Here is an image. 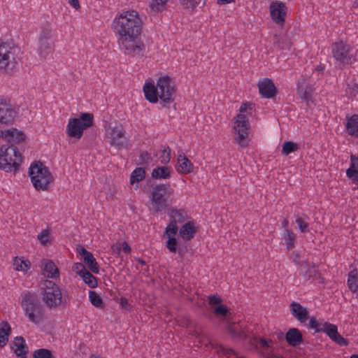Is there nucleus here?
Returning a JSON list of instances; mask_svg holds the SVG:
<instances>
[{
	"label": "nucleus",
	"mask_w": 358,
	"mask_h": 358,
	"mask_svg": "<svg viewBox=\"0 0 358 358\" xmlns=\"http://www.w3.org/2000/svg\"><path fill=\"white\" fill-rule=\"evenodd\" d=\"M112 25L124 55L140 58L144 56L146 48L141 38V20L135 11L121 13L113 20Z\"/></svg>",
	"instance_id": "obj_1"
},
{
	"label": "nucleus",
	"mask_w": 358,
	"mask_h": 358,
	"mask_svg": "<svg viewBox=\"0 0 358 358\" xmlns=\"http://www.w3.org/2000/svg\"><path fill=\"white\" fill-rule=\"evenodd\" d=\"M143 92L145 99L150 103H155L159 99L165 105L174 101L176 86L172 78L164 76L158 78L156 85L151 83H145Z\"/></svg>",
	"instance_id": "obj_2"
},
{
	"label": "nucleus",
	"mask_w": 358,
	"mask_h": 358,
	"mask_svg": "<svg viewBox=\"0 0 358 358\" xmlns=\"http://www.w3.org/2000/svg\"><path fill=\"white\" fill-rule=\"evenodd\" d=\"M21 306L28 321L36 325L45 320V311L34 293L27 292L22 296Z\"/></svg>",
	"instance_id": "obj_3"
},
{
	"label": "nucleus",
	"mask_w": 358,
	"mask_h": 358,
	"mask_svg": "<svg viewBox=\"0 0 358 358\" xmlns=\"http://www.w3.org/2000/svg\"><path fill=\"white\" fill-rule=\"evenodd\" d=\"M29 176L33 186L37 191L48 190L49 185L54 180L48 168L41 162H36L31 164Z\"/></svg>",
	"instance_id": "obj_4"
},
{
	"label": "nucleus",
	"mask_w": 358,
	"mask_h": 358,
	"mask_svg": "<svg viewBox=\"0 0 358 358\" xmlns=\"http://www.w3.org/2000/svg\"><path fill=\"white\" fill-rule=\"evenodd\" d=\"M22 157L18 148L14 145H3L0 148V169L6 172L18 170Z\"/></svg>",
	"instance_id": "obj_5"
},
{
	"label": "nucleus",
	"mask_w": 358,
	"mask_h": 358,
	"mask_svg": "<svg viewBox=\"0 0 358 358\" xmlns=\"http://www.w3.org/2000/svg\"><path fill=\"white\" fill-rule=\"evenodd\" d=\"M248 107V104L243 103L239 109L240 114H238L234 117L235 122L233 129L235 136L234 138L235 142L238 143L241 148H245L248 145V130L249 128V121L246 116L243 114V113L247 110Z\"/></svg>",
	"instance_id": "obj_6"
},
{
	"label": "nucleus",
	"mask_w": 358,
	"mask_h": 358,
	"mask_svg": "<svg viewBox=\"0 0 358 358\" xmlns=\"http://www.w3.org/2000/svg\"><path fill=\"white\" fill-rule=\"evenodd\" d=\"M41 289L42 300L48 308H56L64 302L61 289L53 281L41 282Z\"/></svg>",
	"instance_id": "obj_7"
},
{
	"label": "nucleus",
	"mask_w": 358,
	"mask_h": 358,
	"mask_svg": "<svg viewBox=\"0 0 358 358\" xmlns=\"http://www.w3.org/2000/svg\"><path fill=\"white\" fill-rule=\"evenodd\" d=\"M93 115L90 113H80L79 117L69 119L66 130L67 135L80 139L84 130L93 124Z\"/></svg>",
	"instance_id": "obj_8"
},
{
	"label": "nucleus",
	"mask_w": 358,
	"mask_h": 358,
	"mask_svg": "<svg viewBox=\"0 0 358 358\" xmlns=\"http://www.w3.org/2000/svg\"><path fill=\"white\" fill-rule=\"evenodd\" d=\"M308 326V328L314 329L316 333H325L331 341L341 346H345L348 344V340L338 332V327L334 324L327 322H320L315 317H311Z\"/></svg>",
	"instance_id": "obj_9"
},
{
	"label": "nucleus",
	"mask_w": 358,
	"mask_h": 358,
	"mask_svg": "<svg viewBox=\"0 0 358 358\" xmlns=\"http://www.w3.org/2000/svg\"><path fill=\"white\" fill-rule=\"evenodd\" d=\"M19 52V48L12 42H1L0 43V69L6 72L12 70L17 64L16 55Z\"/></svg>",
	"instance_id": "obj_10"
},
{
	"label": "nucleus",
	"mask_w": 358,
	"mask_h": 358,
	"mask_svg": "<svg viewBox=\"0 0 358 358\" xmlns=\"http://www.w3.org/2000/svg\"><path fill=\"white\" fill-rule=\"evenodd\" d=\"M170 186L167 184L158 185L153 188L151 204L154 213H158L166 208L168 204L166 194Z\"/></svg>",
	"instance_id": "obj_11"
},
{
	"label": "nucleus",
	"mask_w": 358,
	"mask_h": 358,
	"mask_svg": "<svg viewBox=\"0 0 358 358\" xmlns=\"http://www.w3.org/2000/svg\"><path fill=\"white\" fill-rule=\"evenodd\" d=\"M352 47L341 41L332 44L333 57L342 64L351 63L352 55L351 54Z\"/></svg>",
	"instance_id": "obj_12"
},
{
	"label": "nucleus",
	"mask_w": 358,
	"mask_h": 358,
	"mask_svg": "<svg viewBox=\"0 0 358 358\" xmlns=\"http://www.w3.org/2000/svg\"><path fill=\"white\" fill-rule=\"evenodd\" d=\"M269 10L272 20L278 24L282 25L287 14L285 3L280 1H273L270 4Z\"/></svg>",
	"instance_id": "obj_13"
},
{
	"label": "nucleus",
	"mask_w": 358,
	"mask_h": 358,
	"mask_svg": "<svg viewBox=\"0 0 358 358\" xmlns=\"http://www.w3.org/2000/svg\"><path fill=\"white\" fill-rule=\"evenodd\" d=\"M16 111L6 100L0 99V123L4 125H10L13 123Z\"/></svg>",
	"instance_id": "obj_14"
},
{
	"label": "nucleus",
	"mask_w": 358,
	"mask_h": 358,
	"mask_svg": "<svg viewBox=\"0 0 358 358\" xmlns=\"http://www.w3.org/2000/svg\"><path fill=\"white\" fill-rule=\"evenodd\" d=\"M227 331L236 341L245 340L252 335V330L249 327L236 323L229 324Z\"/></svg>",
	"instance_id": "obj_15"
},
{
	"label": "nucleus",
	"mask_w": 358,
	"mask_h": 358,
	"mask_svg": "<svg viewBox=\"0 0 358 358\" xmlns=\"http://www.w3.org/2000/svg\"><path fill=\"white\" fill-rule=\"evenodd\" d=\"M259 94L263 98L270 99L275 96L277 89L273 81L269 78H264L259 81Z\"/></svg>",
	"instance_id": "obj_16"
},
{
	"label": "nucleus",
	"mask_w": 358,
	"mask_h": 358,
	"mask_svg": "<svg viewBox=\"0 0 358 358\" xmlns=\"http://www.w3.org/2000/svg\"><path fill=\"white\" fill-rule=\"evenodd\" d=\"M299 275L305 280H315L320 277L318 267L314 264H310L308 262H304L300 266Z\"/></svg>",
	"instance_id": "obj_17"
},
{
	"label": "nucleus",
	"mask_w": 358,
	"mask_h": 358,
	"mask_svg": "<svg viewBox=\"0 0 358 358\" xmlns=\"http://www.w3.org/2000/svg\"><path fill=\"white\" fill-rule=\"evenodd\" d=\"M77 250L78 254L82 257L85 264L87 266L89 269L96 274L99 273V267L92 253L87 250L84 247H80Z\"/></svg>",
	"instance_id": "obj_18"
},
{
	"label": "nucleus",
	"mask_w": 358,
	"mask_h": 358,
	"mask_svg": "<svg viewBox=\"0 0 358 358\" xmlns=\"http://www.w3.org/2000/svg\"><path fill=\"white\" fill-rule=\"evenodd\" d=\"M176 169L177 171L181 174H187L193 171V164L182 150L178 152V163Z\"/></svg>",
	"instance_id": "obj_19"
},
{
	"label": "nucleus",
	"mask_w": 358,
	"mask_h": 358,
	"mask_svg": "<svg viewBox=\"0 0 358 358\" xmlns=\"http://www.w3.org/2000/svg\"><path fill=\"white\" fill-rule=\"evenodd\" d=\"M10 348L18 358H27L28 347L22 336H17L10 343Z\"/></svg>",
	"instance_id": "obj_20"
},
{
	"label": "nucleus",
	"mask_w": 358,
	"mask_h": 358,
	"mask_svg": "<svg viewBox=\"0 0 358 358\" xmlns=\"http://www.w3.org/2000/svg\"><path fill=\"white\" fill-rule=\"evenodd\" d=\"M1 137L6 138L8 143L12 145L15 143H20L25 140V135L23 132L17 131V129H7L6 131H1Z\"/></svg>",
	"instance_id": "obj_21"
},
{
	"label": "nucleus",
	"mask_w": 358,
	"mask_h": 358,
	"mask_svg": "<svg viewBox=\"0 0 358 358\" xmlns=\"http://www.w3.org/2000/svg\"><path fill=\"white\" fill-rule=\"evenodd\" d=\"M291 314L301 323L305 322L308 318V311L300 303L293 301L289 306Z\"/></svg>",
	"instance_id": "obj_22"
},
{
	"label": "nucleus",
	"mask_w": 358,
	"mask_h": 358,
	"mask_svg": "<svg viewBox=\"0 0 358 358\" xmlns=\"http://www.w3.org/2000/svg\"><path fill=\"white\" fill-rule=\"evenodd\" d=\"M43 274L50 278H57L59 276V269L55 264L50 259H43L41 262Z\"/></svg>",
	"instance_id": "obj_23"
},
{
	"label": "nucleus",
	"mask_w": 358,
	"mask_h": 358,
	"mask_svg": "<svg viewBox=\"0 0 358 358\" xmlns=\"http://www.w3.org/2000/svg\"><path fill=\"white\" fill-rule=\"evenodd\" d=\"M125 143L124 130L119 127L113 128L110 133V145L120 149L124 145Z\"/></svg>",
	"instance_id": "obj_24"
},
{
	"label": "nucleus",
	"mask_w": 358,
	"mask_h": 358,
	"mask_svg": "<svg viewBox=\"0 0 358 358\" xmlns=\"http://www.w3.org/2000/svg\"><path fill=\"white\" fill-rule=\"evenodd\" d=\"M292 43L287 36L274 34L273 46L278 50H290Z\"/></svg>",
	"instance_id": "obj_25"
},
{
	"label": "nucleus",
	"mask_w": 358,
	"mask_h": 358,
	"mask_svg": "<svg viewBox=\"0 0 358 358\" xmlns=\"http://www.w3.org/2000/svg\"><path fill=\"white\" fill-rule=\"evenodd\" d=\"M285 339L288 344L295 347L303 342V336L300 331L296 328H291L285 334Z\"/></svg>",
	"instance_id": "obj_26"
},
{
	"label": "nucleus",
	"mask_w": 358,
	"mask_h": 358,
	"mask_svg": "<svg viewBox=\"0 0 358 358\" xmlns=\"http://www.w3.org/2000/svg\"><path fill=\"white\" fill-rule=\"evenodd\" d=\"M345 131L348 134L358 138V115L354 114L351 117L347 116Z\"/></svg>",
	"instance_id": "obj_27"
},
{
	"label": "nucleus",
	"mask_w": 358,
	"mask_h": 358,
	"mask_svg": "<svg viewBox=\"0 0 358 358\" xmlns=\"http://www.w3.org/2000/svg\"><path fill=\"white\" fill-rule=\"evenodd\" d=\"M196 229L193 222H187L180 229V235L185 241H189L196 234Z\"/></svg>",
	"instance_id": "obj_28"
},
{
	"label": "nucleus",
	"mask_w": 358,
	"mask_h": 358,
	"mask_svg": "<svg viewBox=\"0 0 358 358\" xmlns=\"http://www.w3.org/2000/svg\"><path fill=\"white\" fill-rule=\"evenodd\" d=\"M171 167L157 166L155 168L151 176L155 179H169L171 178Z\"/></svg>",
	"instance_id": "obj_29"
},
{
	"label": "nucleus",
	"mask_w": 358,
	"mask_h": 358,
	"mask_svg": "<svg viewBox=\"0 0 358 358\" xmlns=\"http://www.w3.org/2000/svg\"><path fill=\"white\" fill-rule=\"evenodd\" d=\"M348 286L349 289L353 293L358 291V270L353 269L349 272Z\"/></svg>",
	"instance_id": "obj_30"
},
{
	"label": "nucleus",
	"mask_w": 358,
	"mask_h": 358,
	"mask_svg": "<svg viewBox=\"0 0 358 358\" xmlns=\"http://www.w3.org/2000/svg\"><path fill=\"white\" fill-rule=\"evenodd\" d=\"M53 49V41L39 38L38 51L41 57H45Z\"/></svg>",
	"instance_id": "obj_31"
},
{
	"label": "nucleus",
	"mask_w": 358,
	"mask_h": 358,
	"mask_svg": "<svg viewBox=\"0 0 358 358\" xmlns=\"http://www.w3.org/2000/svg\"><path fill=\"white\" fill-rule=\"evenodd\" d=\"M170 221L174 224L181 223L186 219L185 212L181 209H171L169 212Z\"/></svg>",
	"instance_id": "obj_32"
},
{
	"label": "nucleus",
	"mask_w": 358,
	"mask_h": 358,
	"mask_svg": "<svg viewBox=\"0 0 358 358\" xmlns=\"http://www.w3.org/2000/svg\"><path fill=\"white\" fill-rule=\"evenodd\" d=\"M283 239L287 250H289L294 247L296 235L292 230L286 229L284 231Z\"/></svg>",
	"instance_id": "obj_33"
},
{
	"label": "nucleus",
	"mask_w": 358,
	"mask_h": 358,
	"mask_svg": "<svg viewBox=\"0 0 358 358\" xmlns=\"http://www.w3.org/2000/svg\"><path fill=\"white\" fill-rule=\"evenodd\" d=\"M13 264L14 269L19 271H26L30 268V262L22 257H15Z\"/></svg>",
	"instance_id": "obj_34"
},
{
	"label": "nucleus",
	"mask_w": 358,
	"mask_h": 358,
	"mask_svg": "<svg viewBox=\"0 0 358 358\" xmlns=\"http://www.w3.org/2000/svg\"><path fill=\"white\" fill-rule=\"evenodd\" d=\"M145 177V171L141 167L136 168L134 169L130 177V182L131 185L138 183L143 180Z\"/></svg>",
	"instance_id": "obj_35"
},
{
	"label": "nucleus",
	"mask_w": 358,
	"mask_h": 358,
	"mask_svg": "<svg viewBox=\"0 0 358 358\" xmlns=\"http://www.w3.org/2000/svg\"><path fill=\"white\" fill-rule=\"evenodd\" d=\"M306 85V80L304 78H301L299 79L297 83V93L299 96L308 101L310 98V93L308 92L307 89L305 87Z\"/></svg>",
	"instance_id": "obj_36"
},
{
	"label": "nucleus",
	"mask_w": 358,
	"mask_h": 358,
	"mask_svg": "<svg viewBox=\"0 0 358 358\" xmlns=\"http://www.w3.org/2000/svg\"><path fill=\"white\" fill-rule=\"evenodd\" d=\"M169 0H151L149 6L152 12H162L166 9V3Z\"/></svg>",
	"instance_id": "obj_37"
},
{
	"label": "nucleus",
	"mask_w": 358,
	"mask_h": 358,
	"mask_svg": "<svg viewBox=\"0 0 358 358\" xmlns=\"http://www.w3.org/2000/svg\"><path fill=\"white\" fill-rule=\"evenodd\" d=\"M80 278L90 288H95L98 285L96 278L88 271L81 275Z\"/></svg>",
	"instance_id": "obj_38"
},
{
	"label": "nucleus",
	"mask_w": 358,
	"mask_h": 358,
	"mask_svg": "<svg viewBox=\"0 0 358 358\" xmlns=\"http://www.w3.org/2000/svg\"><path fill=\"white\" fill-rule=\"evenodd\" d=\"M299 148L298 144L292 141H286L282 145V154L288 155L296 151Z\"/></svg>",
	"instance_id": "obj_39"
},
{
	"label": "nucleus",
	"mask_w": 358,
	"mask_h": 358,
	"mask_svg": "<svg viewBox=\"0 0 358 358\" xmlns=\"http://www.w3.org/2000/svg\"><path fill=\"white\" fill-rule=\"evenodd\" d=\"M89 299L91 303L96 308L103 307V300L96 292L91 290L89 292Z\"/></svg>",
	"instance_id": "obj_40"
},
{
	"label": "nucleus",
	"mask_w": 358,
	"mask_h": 358,
	"mask_svg": "<svg viewBox=\"0 0 358 358\" xmlns=\"http://www.w3.org/2000/svg\"><path fill=\"white\" fill-rule=\"evenodd\" d=\"M161 164H167L171 160V148L169 146H164L162 150V155L159 156Z\"/></svg>",
	"instance_id": "obj_41"
},
{
	"label": "nucleus",
	"mask_w": 358,
	"mask_h": 358,
	"mask_svg": "<svg viewBox=\"0 0 358 358\" xmlns=\"http://www.w3.org/2000/svg\"><path fill=\"white\" fill-rule=\"evenodd\" d=\"M33 356L34 358H52L51 351L45 348H40L34 352Z\"/></svg>",
	"instance_id": "obj_42"
},
{
	"label": "nucleus",
	"mask_w": 358,
	"mask_h": 358,
	"mask_svg": "<svg viewBox=\"0 0 358 358\" xmlns=\"http://www.w3.org/2000/svg\"><path fill=\"white\" fill-rule=\"evenodd\" d=\"M184 8L194 10L200 3L201 0H179Z\"/></svg>",
	"instance_id": "obj_43"
},
{
	"label": "nucleus",
	"mask_w": 358,
	"mask_h": 358,
	"mask_svg": "<svg viewBox=\"0 0 358 358\" xmlns=\"http://www.w3.org/2000/svg\"><path fill=\"white\" fill-rule=\"evenodd\" d=\"M295 222L297 224L301 233H306L309 231V224L306 221L305 218L298 217H296Z\"/></svg>",
	"instance_id": "obj_44"
},
{
	"label": "nucleus",
	"mask_w": 358,
	"mask_h": 358,
	"mask_svg": "<svg viewBox=\"0 0 358 358\" xmlns=\"http://www.w3.org/2000/svg\"><path fill=\"white\" fill-rule=\"evenodd\" d=\"M178 230V227L176 224H174L170 221L169 224L167 225L165 231V235L169 237H174L177 234Z\"/></svg>",
	"instance_id": "obj_45"
},
{
	"label": "nucleus",
	"mask_w": 358,
	"mask_h": 358,
	"mask_svg": "<svg viewBox=\"0 0 358 358\" xmlns=\"http://www.w3.org/2000/svg\"><path fill=\"white\" fill-rule=\"evenodd\" d=\"M49 236H50V231L48 229H43L41 233H40L37 238L40 241L41 243L44 245L47 246L48 244H50L49 241Z\"/></svg>",
	"instance_id": "obj_46"
},
{
	"label": "nucleus",
	"mask_w": 358,
	"mask_h": 358,
	"mask_svg": "<svg viewBox=\"0 0 358 358\" xmlns=\"http://www.w3.org/2000/svg\"><path fill=\"white\" fill-rule=\"evenodd\" d=\"M178 242L175 237H169L166 242V247L171 252L176 253L177 251Z\"/></svg>",
	"instance_id": "obj_47"
},
{
	"label": "nucleus",
	"mask_w": 358,
	"mask_h": 358,
	"mask_svg": "<svg viewBox=\"0 0 358 358\" xmlns=\"http://www.w3.org/2000/svg\"><path fill=\"white\" fill-rule=\"evenodd\" d=\"M39 38L52 41V29L49 27H43Z\"/></svg>",
	"instance_id": "obj_48"
},
{
	"label": "nucleus",
	"mask_w": 358,
	"mask_h": 358,
	"mask_svg": "<svg viewBox=\"0 0 358 358\" xmlns=\"http://www.w3.org/2000/svg\"><path fill=\"white\" fill-rule=\"evenodd\" d=\"M214 314L217 316H227L229 313L228 308L224 305H219L218 306H216L213 309Z\"/></svg>",
	"instance_id": "obj_49"
},
{
	"label": "nucleus",
	"mask_w": 358,
	"mask_h": 358,
	"mask_svg": "<svg viewBox=\"0 0 358 358\" xmlns=\"http://www.w3.org/2000/svg\"><path fill=\"white\" fill-rule=\"evenodd\" d=\"M347 176L352 180V183L358 185V171L348 168L346 171Z\"/></svg>",
	"instance_id": "obj_50"
},
{
	"label": "nucleus",
	"mask_w": 358,
	"mask_h": 358,
	"mask_svg": "<svg viewBox=\"0 0 358 358\" xmlns=\"http://www.w3.org/2000/svg\"><path fill=\"white\" fill-rule=\"evenodd\" d=\"M72 270L78 274L80 277L81 275H83L85 272H86L87 270L86 269L85 265L82 263L77 262L73 264L72 266Z\"/></svg>",
	"instance_id": "obj_51"
},
{
	"label": "nucleus",
	"mask_w": 358,
	"mask_h": 358,
	"mask_svg": "<svg viewBox=\"0 0 358 358\" xmlns=\"http://www.w3.org/2000/svg\"><path fill=\"white\" fill-rule=\"evenodd\" d=\"M351 169H355L358 171V157L355 155L350 156V166L349 167Z\"/></svg>",
	"instance_id": "obj_52"
},
{
	"label": "nucleus",
	"mask_w": 358,
	"mask_h": 358,
	"mask_svg": "<svg viewBox=\"0 0 358 358\" xmlns=\"http://www.w3.org/2000/svg\"><path fill=\"white\" fill-rule=\"evenodd\" d=\"M222 300L220 296L218 295H210L208 296V302L210 305L213 304H220L222 303Z\"/></svg>",
	"instance_id": "obj_53"
},
{
	"label": "nucleus",
	"mask_w": 358,
	"mask_h": 358,
	"mask_svg": "<svg viewBox=\"0 0 358 358\" xmlns=\"http://www.w3.org/2000/svg\"><path fill=\"white\" fill-rule=\"evenodd\" d=\"M111 250L113 254L119 255L122 250V245L120 243H116L111 247Z\"/></svg>",
	"instance_id": "obj_54"
},
{
	"label": "nucleus",
	"mask_w": 358,
	"mask_h": 358,
	"mask_svg": "<svg viewBox=\"0 0 358 358\" xmlns=\"http://www.w3.org/2000/svg\"><path fill=\"white\" fill-rule=\"evenodd\" d=\"M120 306H122V308L127 310H129L131 307V305L129 303L128 300L124 297H122L120 299Z\"/></svg>",
	"instance_id": "obj_55"
},
{
	"label": "nucleus",
	"mask_w": 358,
	"mask_h": 358,
	"mask_svg": "<svg viewBox=\"0 0 358 358\" xmlns=\"http://www.w3.org/2000/svg\"><path fill=\"white\" fill-rule=\"evenodd\" d=\"M259 341H260L261 346L263 348H269V347H271V345L272 343L271 340H266L264 338H260Z\"/></svg>",
	"instance_id": "obj_56"
},
{
	"label": "nucleus",
	"mask_w": 358,
	"mask_h": 358,
	"mask_svg": "<svg viewBox=\"0 0 358 358\" xmlns=\"http://www.w3.org/2000/svg\"><path fill=\"white\" fill-rule=\"evenodd\" d=\"M121 245H122V250L126 253V254H129L131 250V248L130 247V245L127 243V242H123L122 243H121Z\"/></svg>",
	"instance_id": "obj_57"
},
{
	"label": "nucleus",
	"mask_w": 358,
	"mask_h": 358,
	"mask_svg": "<svg viewBox=\"0 0 358 358\" xmlns=\"http://www.w3.org/2000/svg\"><path fill=\"white\" fill-rule=\"evenodd\" d=\"M220 348L226 355H231L235 354L234 351L231 348L226 349L222 345H220Z\"/></svg>",
	"instance_id": "obj_58"
},
{
	"label": "nucleus",
	"mask_w": 358,
	"mask_h": 358,
	"mask_svg": "<svg viewBox=\"0 0 358 358\" xmlns=\"http://www.w3.org/2000/svg\"><path fill=\"white\" fill-rule=\"evenodd\" d=\"M69 4L76 10H78L80 8L78 0H69Z\"/></svg>",
	"instance_id": "obj_59"
},
{
	"label": "nucleus",
	"mask_w": 358,
	"mask_h": 358,
	"mask_svg": "<svg viewBox=\"0 0 358 358\" xmlns=\"http://www.w3.org/2000/svg\"><path fill=\"white\" fill-rule=\"evenodd\" d=\"M8 338H6V335H3V336H1L0 339V348L3 347L6 345V343L8 342Z\"/></svg>",
	"instance_id": "obj_60"
},
{
	"label": "nucleus",
	"mask_w": 358,
	"mask_h": 358,
	"mask_svg": "<svg viewBox=\"0 0 358 358\" xmlns=\"http://www.w3.org/2000/svg\"><path fill=\"white\" fill-rule=\"evenodd\" d=\"M288 224H289L288 220L287 219H285L283 220V222H282V227L284 229V231L286 230V229H289L287 228Z\"/></svg>",
	"instance_id": "obj_61"
},
{
	"label": "nucleus",
	"mask_w": 358,
	"mask_h": 358,
	"mask_svg": "<svg viewBox=\"0 0 358 358\" xmlns=\"http://www.w3.org/2000/svg\"><path fill=\"white\" fill-rule=\"evenodd\" d=\"M220 3H230L234 2V0H217Z\"/></svg>",
	"instance_id": "obj_62"
},
{
	"label": "nucleus",
	"mask_w": 358,
	"mask_h": 358,
	"mask_svg": "<svg viewBox=\"0 0 358 358\" xmlns=\"http://www.w3.org/2000/svg\"><path fill=\"white\" fill-rule=\"evenodd\" d=\"M136 260H137V262H138L142 265H145V262L143 259H142L138 258Z\"/></svg>",
	"instance_id": "obj_63"
},
{
	"label": "nucleus",
	"mask_w": 358,
	"mask_h": 358,
	"mask_svg": "<svg viewBox=\"0 0 358 358\" xmlns=\"http://www.w3.org/2000/svg\"><path fill=\"white\" fill-rule=\"evenodd\" d=\"M353 6L355 8H358V0H355L353 3Z\"/></svg>",
	"instance_id": "obj_64"
}]
</instances>
